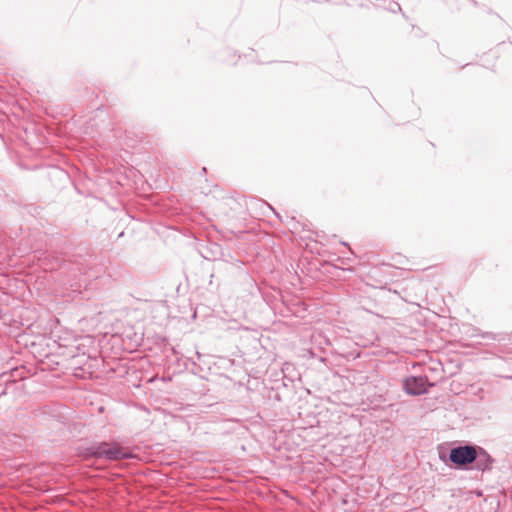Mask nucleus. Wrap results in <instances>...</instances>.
Instances as JSON below:
<instances>
[{
  "mask_svg": "<svg viewBox=\"0 0 512 512\" xmlns=\"http://www.w3.org/2000/svg\"><path fill=\"white\" fill-rule=\"evenodd\" d=\"M85 456L104 458L109 461L129 459L133 457L131 452L124 450L118 445H110L107 442H101L87 447Z\"/></svg>",
  "mask_w": 512,
  "mask_h": 512,
  "instance_id": "1",
  "label": "nucleus"
},
{
  "mask_svg": "<svg viewBox=\"0 0 512 512\" xmlns=\"http://www.w3.org/2000/svg\"><path fill=\"white\" fill-rule=\"evenodd\" d=\"M476 456L477 446L469 444L453 447L449 452V460L458 468L474 463Z\"/></svg>",
  "mask_w": 512,
  "mask_h": 512,
  "instance_id": "2",
  "label": "nucleus"
},
{
  "mask_svg": "<svg viewBox=\"0 0 512 512\" xmlns=\"http://www.w3.org/2000/svg\"><path fill=\"white\" fill-rule=\"evenodd\" d=\"M433 384L429 383L427 377L410 376L403 382L404 390L409 395H422L428 391Z\"/></svg>",
  "mask_w": 512,
  "mask_h": 512,
  "instance_id": "3",
  "label": "nucleus"
},
{
  "mask_svg": "<svg viewBox=\"0 0 512 512\" xmlns=\"http://www.w3.org/2000/svg\"><path fill=\"white\" fill-rule=\"evenodd\" d=\"M474 462L477 470L486 471L491 469L494 460L485 449L477 446V456Z\"/></svg>",
  "mask_w": 512,
  "mask_h": 512,
  "instance_id": "4",
  "label": "nucleus"
},
{
  "mask_svg": "<svg viewBox=\"0 0 512 512\" xmlns=\"http://www.w3.org/2000/svg\"><path fill=\"white\" fill-rule=\"evenodd\" d=\"M395 8H397L398 10H401L400 5H399V4H397V3H395V4H394V6H392L391 11H392V12H395V11H396V9H395Z\"/></svg>",
  "mask_w": 512,
  "mask_h": 512,
  "instance_id": "5",
  "label": "nucleus"
}]
</instances>
